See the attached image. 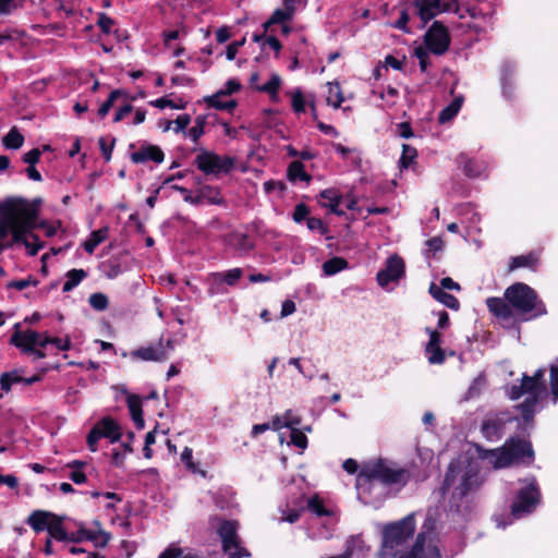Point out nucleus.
I'll use <instances>...</instances> for the list:
<instances>
[{"label": "nucleus", "mask_w": 558, "mask_h": 558, "mask_svg": "<svg viewBox=\"0 0 558 558\" xmlns=\"http://www.w3.org/2000/svg\"><path fill=\"white\" fill-rule=\"evenodd\" d=\"M410 480V472L396 462L377 459L364 463L356 477L359 499L375 505L385 499L387 487H403Z\"/></svg>", "instance_id": "1"}, {"label": "nucleus", "mask_w": 558, "mask_h": 558, "mask_svg": "<svg viewBox=\"0 0 558 558\" xmlns=\"http://www.w3.org/2000/svg\"><path fill=\"white\" fill-rule=\"evenodd\" d=\"M37 211L23 198H10L0 206V240L12 234V243L23 240V233L35 228Z\"/></svg>", "instance_id": "2"}, {"label": "nucleus", "mask_w": 558, "mask_h": 558, "mask_svg": "<svg viewBox=\"0 0 558 558\" xmlns=\"http://www.w3.org/2000/svg\"><path fill=\"white\" fill-rule=\"evenodd\" d=\"M480 472L481 464L477 459L465 457L451 461L445 475L442 494L451 490L453 498L462 499L483 483Z\"/></svg>", "instance_id": "3"}, {"label": "nucleus", "mask_w": 558, "mask_h": 558, "mask_svg": "<svg viewBox=\"0 0 558 558\" xmlns=\"http://www.w3.org/2000/svg\"><path fill=\"white\" fill-rule=\"evenodd\" d=\"M477 458L486 461L494 469H505L513 463L531 464L534 460V451L530 441L511 437L501 447L485 449L476 445Z\"/></svg>", "instance_id": "4"}, {"label": "nucleus", "mask_w": 558, "mask_h": 558, "mask_svg": "<svg viewBox=\"0 0 558 558\" xmlns=\"http://www.w3.org/2000/svg\"><path fill=\"white\" fill-rule=\"evenodd\" d=\"M545 372L546 369L541 367L532 376L523 374L520 385H512L507 390V395L511 400H518L523 395H527L526 399L518 405L525 423L533 421L535 408L545 390Z\"/></svg>", "instance_id": "5"}, {"label": "nucleus", "mask_w": 558, "mask_h": 558, "mask_svg": "<svg viewBox=\"0 0 558 558\" xmlns=\"http://www.w3.org/2000/svg\"><path fill=\"white\" fill-rule=\"evenodd\" d=\"M505 299L519 313L531 314L530 318L547 313L545 304L538 299L535 290L525 283L517 282L508 287L505 291Z\"/></svg>", "instance_id": "6"}, {"label": "nucleus", "mask_w": 558, "mask_h": 558, "mask_svg": "<svg viewBox=\"0 0 558 558\" xmlns=\"http://www.w3.org/2000/svg\"><path fill=\"white\" fill-rule=\"evenodd\" d=\"M414 531L415 523L412 515L387 525L384 530L383 545L377 555L378 558L395 557L413 535Z\"/></svg>", "instance_id": "7"}, {"label": "nucleus", "mask_w": 558, "mask_h": 558, "mask_svg": "<svg viewBox=\"0 0 558 558\" xmlns=\"http://www.w3.org/2000/svg\"><path fill=\"white\" fill-rule=\"evenodd\" d=\"M523 483L525 485L519 489L511 506V514L515 519L533 512L541 501V493L535 477L526 478Z\"/></svg>", "instance_id": "8"}, {"label": "nucleus", "mask_w": 558, "mask_h": 558, "mask_svg": "<svg viewBox=\"0 0 558 558\" xmlns=\"http://www.w3.org/2000/svg\"><path fill=\"white\" fill-rule=\"evenodd\" d=\"M238 522L233 520H223L217 529L218 535L222 542V549L229 555V558L250 557L251 554L246 548L241 546L238 535Z\"/></svg>", "instance_id": "9"}, {"label": "nucleus", "mask_w": 558, "mask_h": 558, "mask_svg": "<svg viewBox=\"0 0 558 558\" xmlns=\"http://www.w3.org/2000/svg\"><path fill=\"white\" fill-rule=\"evenodd\" d=\"M121 428L111 417L106 416L98 421L87 435V446L93 452L97 451V442L100 438H108L114 444L121 439Z\"/></svg>", "instance_id": "10"}, {"label": "nucleus", "mask_w": 558, "mask_h": 558, "mask_svg": "<svg viewBox=\"0 0 558 558\" xmlns=\"http://www.w3.org/2000/svg\"><path fill=\"white\" fill-rule=\"evenodd\" d=\"M195 165L206 174L228 173L233 168V159L208 150H201L195 158Z\"/></svg>", "instance_id": "11"}, {"label": "nucleus", "mask_w": 558, "mask_h": 558, "mask_svg": "<svg viewBox=\"0 0 558 558\" xmlns=\"http://www.w3.org/2000/svg\"><path fill=\"white\" fill-rule=\"evenodd\" d=\"M241 268H232L227 271L210 272L207 277L208 290L210 296L227 293L226 286L233 287L242 278Z\"/></svg>", "instance_id": "12"}, {"label": "nucleus", "mask_w": 558, "mask_h": 558, "mask_svg": "<svg viewBox=\"0 0 558 558\" xmlns=\"http://www.w3.org/2000/svg\"><path fill=\"white\" fill-rule=\"evenodd\" d=\"M399 558H441V554L433 533L421 532L412 549Z\"/></svg>", "instance_id": "13"}, {"label": "nucleus", "mask_w": 558, "mask_h": 558, "mask_svg": "<svg viewBox=\"0 0 558 558\" xmlns=\"http://www.w3.org/2000/svg\"><path fill=\"white\" fill-rule=\"evenodd\" d=\"M415 7L424 23L441 12L459 13L458 0H416Z\"/></svg>", "instance_id": "14"}, {"label": "nucleus", "mask_w": 558, "mask_h": 558, "mask_svg": "<svg viewBox=\"0 0 558 558\" xmlns=\"http://www.w3.org/2000/svg\"><path fill=\"white\" fill-rule=\"evenodd\" d=\"M279 23V8L275 9L271 13V16L267 22L262 25L260 32H255L253 34V40L260 45L263 51L267 49L274 50L276 57L279 56V39L274 34V31L270 28L272 25Z\"/></svg>", "instance_id": "15"}, {"label": "nucleus", "mask_w": 558, "mask_h": 558, "mask_svg": "<svg viewBox=\"0 0 558 558\" xmlns=\"http://www.w3.org/2000/svg\"><path fill=\"white\" fill-rule=\"evenodd\" d=\"M426 49L435 54L445 53L450 44L447 28L439 22H434L424 36Z\"/></svg>", "instance_id": "16"}, {"label": "nucleus", "mask_w": 558, "mask_h": 558, "mask_svg": "<svg viewBox=\"0 0 558 558\" xmlns=\"http://www.w3.org/2000/svg\"><path fill=\"white\" fill-rule=\"evenodd\" d=\"M174 345L172 340H167L165 343L159 341L156 345L142 347L131 352L133 360L162 362L173 351Z\"/></svg>", "instance_id": "17"}, {"label": "nucleus", "mask_w": 558, "mask_h": 558, "mask_svg": "<svg viewBox=\"0 0 558 558\" xmlns=\"http://www.w3.org/2000/svg\"><path fill=\"white\" fill-rule=\"evenodd\" d=\"M405 265L403 259L398 255L387 258L385 268L377 274V282L380 287L386 288L390 282H397L403 277Z\"/></svg>", "instance_id": "18"}, {"label": "nucleus", "mask_w": 558, "mask_h": 558, "mask_svg": "<svg viewBox=\"0 0 558 558\" xmlns=\"http://www.w3.org/2000/svg\"><path fill=\"white\" fill-rule=\"evenodd\" d=\"M511 421L512 417L504 413L488 416L483 421L481 432L487 440L496 441L502 436L506 424Z\"/></svg>", "instance_id": "19"}, {"label": "nucleus", "mask_w": 558, "mask_h": 558, "mask_svg": "<svg viewBox=\"0 0 558 558\" xmlns=\"http://www.w3.org/2000/svg\"><path fill=\"white\" fill-rule=\"evenodd\" d=\"M312 430L310 424L299 428H286V432L281 433V445L286 441L287 446L294 447L299 449L300 453H303L308 446L306 434L312 433Z\"/></svg>", "instance_id": "20"}, {"label": "nucleus", "mask_w": 558, "mask_h": 558, "mask_svg": "<svg viewBox=\"0 0 558 558\" xmlns=\"http://www.w3.org/2000/svg\"><path fill=\"white\" fill-rule=\"evenodd\" d=\"M226 243L241 256L247 255L255 247L254 236L242 231H233L228 234Z\"/></svg>", "instance_id": "21"}, {"label": "nucleus", "mask_w": 558, "mask_h": 558, "mask_svg": "<svg viewBox=\"0 0 558 558\" xmlns=\"http://www.w3.org/2000/svg\"><path fill=\"white\" fill-rule=\"evenodd\" d=\"M426 331L429 335V340L425 348L428 362L430 364L444 363L445 353L440 348V333L430 328H426Z\"/></svg>", "instance_id": "22"}, {"label": "nucleus", "mask_w": 558, "mask_h": 558, "mask_svg": "<svg viewBox=\"0 0 558 558\" xmlns=\"http://www.w3.org/2000/svg\"><path fill=\"white\" fill-rule=\"evenodd\" d=\"M163 158V151L156 145H143L138 150L131 154V160L134 163H145L149 160L161 163Z\"/></svg>", "instance_id": "23"}, {"label": "nucleus", "mask_w": 558, "mask_h": 558, "mask_svg": "<svg viewBox=\"0 0 558 558\" xmlns=\"http://www.w3.org/2000/svg\"><path fill=\"white\" fill-rule=\"evenodd\" d=\"M258 73H252L250 84L258 92L267 93L272 100H277L279 92V74H272L270 80L265 84L258 85Z\"/></svg>", "instance_id": "24"}, {"label": "nucleus", "mask_w": 558, "mask_h": 558, "mask_svg": "<svg viewBox=\"0 0 558 558\" xmlns=\"http://www.w3.org/2000/svg\"><path fill=\"white\" fill-rule=\"evenodd\" d=\"M39 339V332L27 329L25 331L16 330L14 335L11 337L10 342L15 347L22 349V351H27V347L31 348L36 347V343Z\"/></svg>", "instance_id": "25"}, {"label": "nucleus", "mask_w": 558, "mask_h": 558, "mask_svg": "<svg viewBox=\"0 0 558 558\" xmlns=\"http://www.w3.org/2000/svg\"><path fill=\"white\" fill-rule=\"evenodd\" d=\"M53 519H56V514L48 511L36 510L31 513L26 522L36 533H39L48 530Z\"/></svg>", "instance_id": "26"}, {"label": "nucleus", "mask_w": 558, "mask_h": 558, "mask_svg": "<svg viewBox=\"0 0 558 558\" xmlns=\"http://www.w3.org/2000/svg\"><path fill=\"white\" fill-rule=\"evenodd\" d=\"M323 199L322 205L330 209L337 216H343L344 211L339 208L340 203L342 202V196L332 189L324 190L319 194Z\"/></svg>", "instance_id": "27"}, {"label": "nucleus", "mask_w": 558, "mask_h": 558, "mask_svg": "<svg viewBox=\"0 0 558 558\" xmlns=\"http://www.w3.org/2000/svg\"><path fill=\"white\" fill-rule=\"evenodd\" d=\"M78 541H90L95 544L96 547H105L110 541V534L102 530H88V529H80Z\"/></svg>", "instance_id": "28"}, {"label": "nucleus", "mask_w": 558, "mask_h": 558, "mask_svg": "<svg viewBox=\"0 0 558 558\" xmlns=\"http://www.w3.org/2000/svg\"><path fill=\"white\" fill-rule=\"evenodd\" d=\"M287 95L291 97V106L295 113H301L305 111V106L308 104L314 110L313 96H305L300 88H295L292 92H288Z\"/></svg>", "instance_id": "29"}, {"label": "nucleus", "mask_w": 558, "mask_h": 558, "mask_svg": "<svg viewBox=\"0 0 558 558\" xmlns=\"http://www.w3.org/2000/svg\"><path fill=\"white\" fill-rule=\"evenodd\" d=\"M486 304L488 310L501 318H509L512 315L511 305L505 300L500 298H488L486 300Z\"/></svg>", "instance_id": "30"}, {"label": "nucleus", "mask_w": 558, "mask_h": 558, "mask_svg": "<svg viewBox=\"0 0 558 558\" xmlns=\"http://www.w3.org/2000/svg\"><path fill=\"white\" fill-rule=\"evenodd\" d=\"M304 5V0H282L281 7V34H288L289 28L284 21L291 19L294 13Z\"/></svg>", "instance_id": "31"}, {"label": "nucleus", "mask_w": 558, "mask_h": 558, "mask_svg": "<svg viewBox=\"0 0 558 558\" xmlns=\"http://www.w3.org/2000/svg\"><path fill=\"white\" fill-rule=\"evenodd\" d=\"M429 293L435 300L442 303L447 307L456 311L459 310L460 303L458 299L445 291H441V287H438V284L433 282L429 286Z\"/></svg>", "instance_id": "32"}, {"label": "nucleus", "mask_w": 558, "mask_h": 558, "mask_svg": "<svg viewBox=\"0 0 558 558\" xmlns=\"http://www.w3.org/2000/svg\"><path fill=\"white\" fill-rule=\"evenodd\" d=\"M206 101L210 107L219 110H226L228 112H231L236 106V102L233 99L225 96L223 93L219 92L206 98Z\"/></svg>", "instance_id": "33"}, {"label": "nucleus", "mask_w": 558, "mask_h": 558, "mask_svg": "<svg viewBox=\"0 0 558 558\" xmlns=\"http://www.w3.org/2000/svg\"><path fill=\"white\" fill-rule=\"evenodd\" d=\"M345 551L351 557L356 556L359 558L365 557L368 551V547L365 545L364 541L360 535L351 536L347 541Z\"/></svg>", "instance_id": "34"}, {"label": "nucleus", "mask_w": 558, "mask_h": 558, "mask_svg": "<svg viewBox=\"0 0 558 558\" xmlns=\"http://www.w3.org/2000/svg\"><path fill=\"white\" fill-rule=\"evenodd\" d=\"M108 231L109 230L107 227L93 231L89 238L83 244L84 250L88 254H93L95 248L107 239Z\"/></svg>", "instance_id": "35"}, {"label": "nucleus", "mask_w": 558, "mask_h": 558, "mask_svg": "<svg viewBox=\"0 0 558 558\" xmlns=\"http://www.w3.org/2000/svg\"><path fill=\"white\" fill-rule=\"evenodd\" d=\"M287 177L289 181L293 183L296 182L298 180L305 181L308 183L312 179L311 175L304 171V166L299 160L292 161L289 165L287 170Z\"/></svg>", "instance_id": "36"}, {"label": "nucleus", "mask_w": 558, "mask_h": 558, "mask_svg": "<svg viewBox=\"0 0 558 558\" xmlns=\"http://www.w3.org/2000/svg\"><path fill=\"white\" fill-rule=\"evenodd\" d=\"M23 369H13L11 372L2 373L0 376V387L3 391L9 392L14 384H20L24 380L22 376Z\"/></svg>", "instance_id": "37"}, {"label": "nucleus", "mask_w": 558, "mask_h": 558, "mask_svg": "<svg viewBox=\"0 0 558 558\" xmlns=\"http://www.w3.org/2000/svg\"><path fill=\"white\" fill-rule=\"evenodd\" d=\"M19 243L26 247L27 253L31 256L37 255V253L44 246V243L39 240L38 235L34 234L32 230H29V232H24L23 240H21Z\"/></svg>", "instance_id": "38"}, {"label": "nucleus", "mask_w": 558, "mask_h": 558, "mask_svg": "<svg viewBox=\"0 0 558 558\" xmlns=\"http://www.w3.org/2000/svg\"><path fill=\"white\" fill-rule=\"evenodd\" d=\"M87 277V272L84 269H71L65 274L66 281L63 284L62 291L70 292L77 287L82 280Z\"/></svg>", "instance_id": "39"}, {"label": "nucleus", "mask_w": 558, "mask_h": 558, "mask_svg": "<svg viewBox=\"0 0 558 558\" xmlns=\"http://www.w3.org/2000/svg\"><path fill=\"white\" fill-rule=\"evenodd\" d=\"M461 106H462V98L461 97L454 98L450 105H448L446 108H444L440 111V113L438 116L439 123L444 124V123H447L450 120H452L460 111Z\"/></svg>", "instance_id": "40"}, {"label": "nucleus", "mask_w": 558, "mask_h": 558, "mask_svg": "<svg viewBox=\"0 0 558 558\" xmlns=\"http://www.w3.org/2000/svg\"><path fill=\"white\" fill-rule=\"evenodd\" d=\"M198 191L201 193L202 204L208 203L211 205H220L222 203L220 191L217 187L205 185Z\"/></svg>", "instance_id": "41"}, {"label": "nucleus", "mask_w": 558, "mask_h": 558, "mask_svg": "<svg viewBox=\"0 0 558 558\" xmlns=\"http://www.w3.org/2000/svg\"><path fill=\"white\" fill-rule=\"evenodd\" d=\"M2 143L8 149H19L24 144V136L13 126L3 137Z\"/></svg>", "instance_id": "42"}, {"label": "nucleus", "mask_w": 558, "mask_h": 558, "mask_svg": "<svg viewBox=\"0 0 558 558\" xmlns=\"http://www.w3.org/2000/svg\"><path fill=\"white\" fill-rule=\"evenodd\" d=\"M260 123L263 124V126L266 130H269V131L274 132L275 134L279 133V129H278L279 116H278L277 111H275L272 109H265L263 112Z\"/></svg>", "instance_id": "43"}, {"label": "nucleus", "mask_w": 558, "mask_h": 558, "mask_svg": "<svg viewBox=\"0 0 558 558\" xmlns=\"http://www.w3.org/2000/svg\"><path fill=\"white\" fill-rule=\"evenodd\" d=\"M158 558H202L193 551H185L183 548L175 545H170L163 550Z\"/></svg>", "instance_id": "44"}, {"label": "nucleus", "mask_w": 558, "mask_h": 558, "mask_svg": "<svg viewBox=\"0 0 558 558\" xmlns=\"http://www.w3.org/2000/svg\"><path fill=\"white\" fill-rule=\"evenodd\" d=\"M348 263L341 257H332L323 264V271L326 276H333L347 268Z\"/></svg>", "instance_id": "45"}, {"label": "nucleus", "mask_w": 558, "mask_h": 558, "mask_svg": "<svg viewBox=\"0 0 558 558\" xmlns=\"http://www.w3.org/2000/svg\"><path fill=\"white\" fill-rule=\"evenodd\" d=\"M306 424H303V420L302 417L289 410L284 413L283 416H281V429L282 428H299V427H304Z\"/></svg>", "instance_id": "46"}, {"label": "nucleus", "mask_w": 558, "mask_h": 558, "mask_svg": "<svg viewBox=\"0 0 558 558\" xmlns=\"http://www.w3.org/2000/svg\"><path fill=\"white\" fill-rule=\"evenodd\" d=\"M267 430H272V432L279 430V415L278 414L274 415L271 417V421H269V422L254 425L252 428V436L257 437L258 435H260Z\"/></svg>", "instance_id": "47"}, {"label": "nucleus", "mask_w": 558, "mask_h": 558, "mask_svg": "<svg viewBox=\"0 0 558 558\" xmlns=\"http://www.w3.org/2000/svg\"><path fill=\"white\" fill-rule=\"evenodd\" d=\"M307 508L312 513L318 517L331 515V511L324 506L323 500L318 496L308 498Z\"/></svg>", "instance_id": "48"}, {"label": "nucleus", "mask_w": 558, "mask_h": 558, "mask_svg": "<svg viewBox=\"0 0 558 558\" xmlns=\"http://www.w3.org/2000/svg\"><path fill=\"white\" fill-rule=\"evenodd\" d=\"M47 531L49 533L50 538H54L57 541L68 539V533L65 532L61 524V521L57 517L56 519L51 520Z\"/></svg>", "instance_id": "49"}, {"label": "nucleus", "mask_w": 558, "mask_h": 558, "mask_svg": "<svg viewBox=\"0 0 558 558\" xmlns=\"http://www.w3.org/2000/svg\"><path fill=\"white\" fill-rule=\"evenodd\" d=\"M537 263V256L534 254L520 255L512 258L510 264L511 269L520 268V267H530L533 268Z\"/></svg>", "instance_id": "50"}, {"label": "nucleus", "mask_w": 558, "mask_h": 558, "mask_svg": "<svg viewBox=\"0 0 558 558\" xmlns=\"http://www.w3.org/2000/svg\"><path fill=\"white\" fill-rule=\"evenodd\" d=\"M513 73H514V65L510 62H506L502 65V70H501L502 89H504V94L506 96H510L509 95V87L511 86L510 78L513 75Z\"/></svg>", "instance_id": "51"}, {"label": "nucleus", "mask_w": 558, "mask_h": 558, "mask_svg": "<svg viewBox=\"0 0 558 558\" xmlns=\"http://www.w3.org/2000/svg\"><path fill=\"white\" fill-rule=\"evenodd\" d=\"M89 305L96 311H105L109 305V300L106 294L96 292L89 295Z\"/></svg>", "instance_id": "52"}, {"label": "nucleus", "mask_w": 558, "mask_h": 558, "mask_svg": "<svg viewBox=\"0 0 558 558\" xmlns=\"http://www.w3.org/2000/svg\"><path fill=\"white\" fill-rule=\"evenodd\" d=\"M417 153L416 149L410 145H402V155L399 160L401 168H408L410 163L415 159Z\"/></svg>", "instance_id": "53"}, {"label": "nucleus", "mask_w": 558, "mask_h": 558, "mask_svg": "<svg viewBox=\"0 0 558 558\" xmlns=\"http://www.w3.org/2000/svg\"><path fill=\"white\" fill-rule=\"evenodd\" d=\"M128 408L131 414V417L134 418L136 416L143 415L142 411V400L136 395H130L128 397Z\"/></svg>", "instance_id": "54"}, {"label": "nucleus", "mask_w": 558, "mask_h": 558, "mask_svg": "<svg viewBox=\"0 0 558 558\" xmlns=\"http://www.w3.org/2000/svg\"><path fill=\"white\" fill-rule=\"evenodd\" d=\"M120 95H121V90L120 89H114V90H112L110 93L108 99L98 109V116L100 118H105L108 114V112L112 108L114 101L117 100V98Z\"/></svg>", "instance_id": "55"}, {"label": "nucleus", "mask_w": 558, "mask_h": 558, "mask_svg": "<svg viewBox=\"0 0 558 558\" xmlns=\"http://www.w3.org/2000/svg\"><path fill=\"white\" fill-rule=\"evenodd\" d=\"M205 118L197 117L195 124L187 131V136L193 141L197 142L198 138L204 134Z\"/></svg>", "instance_id": "56"}, {"label": "nucleus", "mask_w": 558, "mask_h": 558, "mask_svg": "<svg viewBox=\"0 0 558 558\" xmlns=\"http://www.w3.org/2000/svg\"><path fill=\"white\" fill-rule=\"evenodd\" d=\"M329 96L327 98L328 104L332 105L335 108H338L343 101V97L340 94V87L338 84H329Z\"/></svg>", "instance_id": "57"}, {"label": "nucleus", "mask_w": 558, "mask_h": 558, "mask_svg": "<svg viewBox=\"0 0 558 558\" xmlns=\"http://www.w3.org/2000/svg\"><path fill=\"white\" fill-rule=\"evenodd\" d=\"M550 373V389L554 397V402L558 401V364H551Z\"/></svg>", "instance_id": "58"}, {"label": "nucleus", "mask_w": 558, "mask_h": 558, "mask_svg": "<svg viewBox=\"0 0 558 558\" xmlns=\"http://www.w3.org/2000/svg\"><path fill=\"white\" fill-rule=\"evenodd\" d=\"M97 25L104 34L108 35L111 33V27L114 25V21L106 13H99L97 17Z\"/></svg>", "instance_id": "59"}, {"label": "nucleus", "mask_w": 558, "mask_h": 558, "mask_svg": "<svg viewBox=\"0 0 558 558\" xmlns=\"http://www.w3.org/2000/svg\"><path fill=\"white\" fill-rule=\"evenodd\" d=\"M150 105L156 108H159V109H165L167 107L172 108V109H183L184 108L183 105H177L172 100H170L166 97H161L156 100H153V101H150Z\"/></svg>", "instance_id": "60"}, {"label": "nucleus", "mask_w": 558, "mask_h": 558, "mask_svg": "<svg viewBox=\"0 0 558 558\" xmlns=\"http://www.w3.org/2000/svg\"><path fill=\"white\" fill-rule=\"evenodd\" d=\"M174 124L173 131L175 133L183 132L187 125L191 123V117L189 114H180L174 121H172Z\"/></svg>", "instance_id": "61"}, {"label": "nucleus", "mask_w": 558, "mask_h": 558, "mask_svg": "<svg viewBox=\"0 0 558 558\" xmlns=\"http://www.w3.org/2000/svg\"><path fill=\"white\" fill-rule=\"evenodd\" d=\"M414 54L415 57L418 59L420 61V66H421V70L424 72L426 71L427 66H428V51L427 49L423 48V47H417L415 48L414 50Z\"/></svg>", "instance_id": "62"}, {"label": "nucleus", "mask_w": 558, "mask_h": 558, "mask_svg": "<svg viewBox=\"0 0 558 558\" xmlns=\"http://www.w3.org/2000/svg\"><path fill=\"white\" fill-rule=\"evenodd\" d=\"M41 156V151L39 148H33L26 154L23 155L22 159L25 163H28V166H35Z\"/></svg>", "instance_id": "63"}, {"label": "nucleus", "mask_w": 558, "mask_h": 558, "mask_svg": "<svg viewBox=\"0 0 558 558\" xmlns=\"http://www.w3.org/2000/svg\"><path fill=\"white\" fill-rule=\"evenodd\" d=\"M306 226L311 231H316L320 234H324L326 232V227L324 226L322 219L319 218L310 217L306 221Z\"/></svg>", "instance_id": "64"}]
</instances>
